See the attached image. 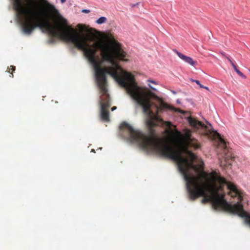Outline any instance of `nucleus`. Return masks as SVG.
Returning a JSON list of instances; mask_svg holds the SVG:
<instances>
[{
  "label": "nucleus",
  "mask_w": 250,
  "mask_h": 250,
  "mask_svg": "<svg viewBox=\"0 0 250 250\" xmlns=\"http://www.w3.org/2000/svg\"><path fill=\"white\" fill-rule=\"evenodd\" d=\"M124 125L133 135V140L138 141L143 150L154 151L163 157L172 159L177 163L180 172L190 169L198 170V166L193 164L196 156L188 150V147L198 149L201 145L197 140L191 137V131L189 129L184 130L185 136L179 131L176 130L174 133V137L170 139V143H168L159 138L145 136L134 132L127 124H125Z\"/></svg>",
  "instance_id": "f257e3e1"
},
{
  "label": "nucleus",
  "mask_w": 250,
  "mask_h": 250,
  "mask_svg": "<svg viewBox=\"0 0 250 250\" xmlns=\"http://www.w3.org/2000/svg\"><path fill=\"white\" fill-rule=\"evenodd\" d=\"M82 51L92 64L95 72L97 84L100 89L101 117L106 122L109 121L108 108L110 106L109 94L106 88L105 74H108L118 83L117 76H122L123 69L117 60L126 61V54L122 48H76Z\"/></svg>",
  "instance_id": "f03ea898"
},
{
  "label": "nucleus",
  "mask_w": 250,
  "mask_h": 250,
  "mask_svg": "<svg viewBox=\"0 0 250 250\" xmlns=\"http://www.w3.org/2000/svg\"><path fill=\"white\" fill-rule=\"evenodd\" d=\"M122 76L115 75L118 80V83L122 86L126 90L127 93L137 103L143 108L144 113L146 116V123L149 128V132L151 136L146 135L140 131L135 130L129 124L126 122L122 123L120 126L121 129L124 130L127 133L126 138L130 142L137 144L142 148L140 143L133 140L132 134L128 128L124 125L126 124L130 126L135 132L142 134L145 136L149 138H158L155 134V130L153 127L158 126L161 124H165L167 126L170 127L172 124L170 122L164 121L161 118L158 116V114L163 110L168 109L183 113L184 112L179 108L174 107L167 103L162 102L160 106L156 105L157 108V114L154 115L151 110V98H156V95L145 87L139 86L134 76L130 73L123 70L121 72Z\"/></svg>",
  "instance_id": "7ed1b4c3"
},
{
  "label": "nucleus",
  "mask_w": 250,
  "mask_h": 250,
  "mask_svg": "<svg viewBox=\"0 0 250 250\" xmlns=\"http://www.w3.org/2000/svg\"><path fill=\"white\" fill-rule=\"evenodd\" d=\"M189 170L180 172L186 181L187 189L190 200L194 201L199 197H203V204L210 202L215 210H224L238 214L239 216L245 215L241 205L238 203L235 205L229 204L225 199L226 193H219L213 180L212 174L203 172L199 176H192L188 173Z\"/></svg>",
  "instance_id": "20e7f679"
},
{
  "label": "nucleus",
  "mask_w": 250,
  "mask_h": 250,
  "mask_svg": "<svg viewBox=\"0 0 250 250\" xmlns=\"http://www.w3.org/2000/svg\"><path fill=\"white\" fill-rule=\"evenodd\" d=\"M47 33L51 37L59 38L74 47H122L114 36L108 31L96 30L89 34L79 33L71 26L47 25Z\"/></svg>",
  "instance_id": "39448f33"
},
{
  "label": "nucleus",
  "mask_w": 250,
  "mask_h": 250,
  "mask_svg": "<svg viewBox=\"0 0 250 250\" xmlns=\"http://www.w3.org/2000/svg\"><path fill=\"white\" fill-rule=\"evenodd\" d=\"M13 8L19 16L22 17L21 30L23 34L29 36L34 29L42 27L39 24L40 16L38 13V0H11Z\"/></svg>",
  "instance_id": "423d86ee"
},
{
  "label": "nucleus",
  "mask_w": 250,
  "mask_h": 250,
  "mask_svg": "<svg viewBox=\"0 0 250 250\" xmlns=\"http://www.w3.org/2000/svg\"><path fill=\"white\" fill-rule=\"evenodd\" d=\"M188 122L189 125L196 129L201 128L205 131V135L212 139H218L219 142L218 145V148H220L223 150L224 156H223L226 162V164L224 165L226 166L227 165H230L229 162L233 157L230 151L231 149L227 145V143L223 139L220 134L217 131L214 130L211 128V125H205L201 122L196 120L194 118L189 117L188 118Z\"/></svg>",
  "instance_id": "0eeeda50"
},
{
  "label": "nucleus",
  "mask_w": 250,
  "mask_h": 250,
  "mask_svg": "<svg viewBox=\"0 0 250 250\" xmlns=\"http://www.w3.org/2000/svg\"><path fill=\"white\" fill-rule=\"evenodd\" d=\"M211 174H212V180H213L217 188H219V193H225L224 188L225 186H227V189L229 190L228 195L232 198L238 197L239 201L234 205L239 203L242 207L243 210L245 212L246 214L242 217H245L246 222L250 225V215L244 210L243 206L241 202L243 200V197L245 195L244 191L238 188L237 186L234 183L228 181L227 180L221 176L219 172L213 170L211 171Z\"/></svg>",
  "instance_id": "6e6552de"
},
{
  "label": "nucleus",
  "mask_w": 250,
  "mask_h": 250,
  "mask_svg": "<svg viewBox=\"0 0 250 250\" xmlns=\"http://www.w3.org/2000/svg\"><path fill=\"white\" fill-rule=\"evenodd\" d=\"M174 51L176 53L180 59H181L187 63L190 64L192 66H195L197 64V62L193 61L191 58L185 56L175 50H174Z\"/></svg>",
  "instance_id": "1a4fd4ad"
},
{
  "label": "nucleus",
  "mask_w": 250,
  "mask_h": 250,
  "mask_svg": "<svg viewBox=\"0 0 250 250\" xmlns=\"http://www.w3.org/2000/svg\"><path fill=\"white\" fill-rule=\"evenodd\" d=\"M16 68L15 66L13 65H11L10 67H8L7 69L6 70L7 72L10 73V77L13 78V72H14L15 71Z\"/></svg>",
  "instance_id": "9d476101"
},
{
  "label": "nucleus",
  "mask_w": 250,
  "mask_h": 250,
  "mask_svg": "<svg viewBox=\"0 0 250 250\" xmlns=\"http://www.w3.org/2000/svg\"><path fill=\"white\" fill-rule=\"evenodd\" d=\"M107 21V19L105 17H101L96 22L98 24H102L105 23Z\"/></svg>",
  "instance_id": "9b49d317"
},
{
  "label": "nucleus",
  "mask_w": 250,
  "mask_h": 250,
  "mask_svg": "<svg viewBox=\"0 0 250 250\" xmlns=\"http://www.w3.org/2000/svg\"><path fill=\"white\" fill-rule=\"evenodd\" d=\"M191 81L193 82H195L200 86V88L204 87V85H203L198 80L191 79Z\"/></svg>",
  "instance_id": "f8f14e48"
},
{
  "label": "nucleus",
  "mask_w": 250,
  "mask_h": 250,
  "mask_svg": "<svg viewBox=\"0 0 250 250\" xmlns=\"http://www.w3.org/2000/svg\"><path fill=\"white\" fill-rule=\"evenodd\" d=\"M236 73L241 77L244 78L245 79L246 78V76H245L244 74L239 70H237Z\"/></svg>",
  "instance_id": "ddd939ff"
},
{
  "label": "nucleus",
  "mask_w": 250,
  "mask_h": 250,
  "mask_svg": "<svg viewBox=\"0 0 250 250\" xmlns=\"http://www.w3.org/2000/svg\"><path fill=\"white\" fill-rule=\"evenodd\" d=\"M82 12L84 13H88L90 12V10L89 9H83Z\"/></svg>",
  "instance_id": "4468645a"
},
{
  "label": "nucleus",
  "mask_w": 250,
  "mask_h": 250,
  "mask_svg": "<svg viewBox=\"0 0 250 250\" xmlns=\"http://www.w3.org/2000/svg\"><path fill=\"white\" fill-rule=\"evenodd\" d=\"M139 4V3H138H138H135V4H132V5H131V6H132V7H135V6H138Z\"/></svg>",
  "instance_id": "2eb2a0df"
},
{
  "label": "nucleus",
  "mask_w": 250,
  "mask_h": 250,
  "mask_svg": "<svg viewBox=\"0 0 250 250\" xmlns=\"http://www.w3.org/2000/svg\"><path fill=\"white\" fill-rule=\"evenodd\" d=\"M233 68L234 69L235 71H236V72H237V70H239L238 69H237V67L236 66V65H233Z\"/></svg>",
  "instance_id": "dca6fc26"
},
{
  "label": "nucleus",
  "mask_w": 250,
  "mask_h": 250,
  "mask_svg": "<svg viewBox=\"0 0 250 250\" xmlns=\"http://www.w3.org/2000/svg\"><path fill=\"white\" fill-rule=\"evenodd\" d=\"M233 68L234 69L235 71H236V72H237V70H239L238 69H237V67L236 66V65H233Z\"/></svg>",
  "instance_id": "f3484780"
},
{
  "label": "nucleus",
  "mask_w": 250,
  "mask_h": 250,
  "mask_svg": "<svg viewBox=\"0 0 250 250\" xmlns=\"http://www.w3.org/2000/svg\"><path fill=\"white\" fill-rule=\"evenodd\" d=\"M148 81L149 82L152 83H154V84H156V83L155 81H152V80H148Z\"/></svg>",
  "instance_id": "a211bd4d"
},
{
  "label": "nucleus",
  "mask_w": 250,
  "mask_h": 250,
  "mask_svg": "<svg viewBox=\"0 0 250 250\" xmlns=\"http://www.w3.org/2000/svg\"><path fill=\"white\" fill-rule=\"evenodd\" d=\"M117 107L116 106H113L112 107L111 110L112 111H114V110L116 109Z\"/></svg>",
  "instance_id": "6ab92c4d"
},
{
  "label": "nucleus",
  "mask_w": 250,
  "mask_h": 250,
  "mask_svg": "<svg viewBox=\"0 0 250 250\" xmlns=\"http://www.w3.org/2000/svg\"><path fill=\"white\" fill-rule=\"evenodd\" d=\"M227 59L228 60V61L231 62H232V61L230 60V59L228 57H226Z\"/></svg>",
  "instance_id": "aec40b11"
},
{
  "label": "nucleus",
  "mask_w": 250,
  "mask_h": 250,
  "mask_svg": "<svg viewBox=\"0 0 250 250\" xmlns=\"http://www.w3.org/2000/svg\"><path fill=\"white\" fill-rule=\"evenodd\" d=\"M201 88H205V89H207L208 90H209V88L208 87H207V86H204V87H201Z\"/></svg>",
  "instance_id": "412c9836"
},
{
  "label": "nucleus",
  "mask_w": 250,
  "mask_h": 250,
  "mask_svg": "<svg viewBox=\"0 0 250 250\" xmlns=\"http://www.w3.org/2000/svg\"><path fill=\"white\" fill-rule=\"evenodd\" d=\"M66 0H60L61 2L62 3H64V2L66 1Z\"/></svg>",
  "instance_id": "4be33fe9"
},
{
  "label": "nucleus",
  "mask_w": 250,
  "mask_h": 250,
  "mask_svg": "<svg viewBox=\"0 0 250 250\" xmlns=\"http://www.w3.org/2000/svg\"><path fill=\"white\" fill-rule=\"evenodd\" d=\"M149 87H150V88H151L152 90H155V88H153L151 85H149Z\"/></svg>",
  "instance_id": "5701e85b"
},
{
  "label": "nucleus",
  "mask_w": 250,
  "mask_h": 250,
  "mask_svg": "<svg viewBox=\"0 0 250 250\" xmlns=\"http://www.w3.org/2000/svg\"><path fill=\"white\" fill-rule=\"evenodd\" d=\"M230 63H231V65H232V66H233V65H235V64L233 62H231Z\"/></svg>",
  "instance_id": "b1692460"
},
{
  "label": "nucleus",
  "mask_w": 250,
  "mask_h": 250,
  "mask_svg": "<svg viewBox=\"0 0 250 250\" xmlns=\"http://www.w3.org/2000/svg\"><path fill=\"white\" fill-rule=\"evenodd\" d=\"M91 151H92V152H95V151L94 149H92Z\"/></svg>",
  "instance_id": "393cba45"
},
{
  "label": "nucleus",
  "mask_w": 250,
  "mask_h": 250,
  "mask_svg": "<svg viewBox=\"0 0 250 250\" xmlns=\"http://www.w3.org/2000/svg\"><path fill=\"white\" fill-rule=\"evenodd\" d=\"M172 92L173 93V94H175V92L174 91H172Z\"/></svg>",
  "instance_id": "a878e982"
},
{
  "label": "nucleus",
  "mask_w": 250,
  "mask_h": 250,
  "mask_svg": "<svg viewBox=\"0 0 250 250\" xmlns=\"http://www.w3.org/2000/svg\"><path fill=\"white\" fill-rule=\"evenodd\" d=\"M249 71L250 72V68L249 69Z\"/></svg>",
  "instance_id": "bb28decb"
}]
</instances>
